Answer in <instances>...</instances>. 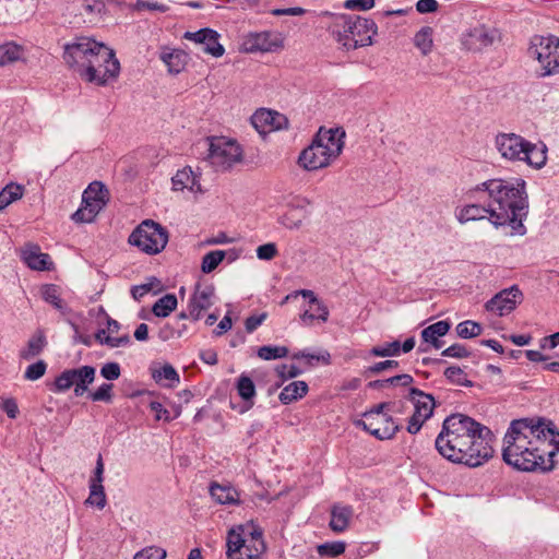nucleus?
<instances>
[{"label":"nucleus","instance_id":"603ef678","mask_svg":"<svg viewBox=\"0 0 559 559\" xmlns=\"http://www.w3.org/2000/svg\"><path fill=\"white\" fill-rule=\"evenodd\" d=\"M111 390L112 384L103 383L95 392H93L90 396L95 402H110L111 401Z\"/></svg>","mask_w":559,"mask_h":559},{"label":"nucleus","instance_id":"a18cd8bd","mask_svg":"<svg viewBox=\"0 0 559 559\" xmlns=\"http://www.w3.org/2000/svg\"><path fill=\"white\" fill-rule=\"evenodd\" d=\"M345 548L344 542H330L319 545L317 550L320 556L337 557L345 551Z\"/></svg>","mask_w":559,"mask_h":559},{"label":"nucleus","instance_id":"7c9ffc66","mask_svg":"<svg viewBox=\"0 0 559 559\" xmlns=\"http://www.w3.org/2000/svg\"><path fill=\"white\" fill-rule=\"evenodd\" d=\"M272 110L259 109L251 117L253 128L262 135L272 132Z\"/></svg>","mask_w":559,"mask_h":559},{"label":"nucleus","instance_id":"13d9d810","mask_svg":"<svg viewBox=\"0 0 559 559\" xmlns=\"http://www.w3.org/2000/svg\"><path fill=\"white\" fill-rule=\"evenodd\" d=\"M150 408L152 412L155 413V418L156 420H160V419H164L165 421H170L173 419V417L170 416V413L169 411H167L162 403L159 402H151L150 403Z\"/></svg>","mask_w":559,"mask_h":559},{"label":"nucleus","instance_id":"f257e3e1","mask_svg":"<svg viewBox=\"0 0 559 559\" xmlns=\"http://www.w3.org/2000/svg\"><path fill=\"white\" fill-rule=\"evenodd\" d=\"M559 452V432L551 421L515 419L503 438V461L519 471H551Z\"/></svg>","mask_w":559,"mask_h":559},{"label":"nucleus","instance_id":"20e7f679","mask_svg":"<svg viewBox=\"0 0 559 559\" xmlns=\"http://www.w3.org/2000/svg\"><path fill=\"white\" fill-rule=\"evenodd\" d=\"M63 59L83 80L96 85H106L120 73L115 51L90 37H79L67 44Z\"/></svg>","mask_w":559,"mask_h":559},{"label":"nucleus","instance_id":"052dcab7","mask_svg":"<svg viewBox=\"0 0 559 559\" xmlns=\"http://www.w3.org/2000/svg\"><path fill=\"white\" fill-rule=\"evenodd\" d=\"M438 7L436 0H418L416 3V10L421 14L436 12Z\"/></svg>","mask_w":559,"mask_h":559},{"label":"nucleus","instance_id":"49530a36","mask_svg":"<svg viewBox=\"0 0 559 559\" xmlns=\"http://www.w3.org/2000/svg\"><path fill=\"white\" fill-rule=\"evenodd\" d=\"M400 352L401 344L399 341H394L382 346L372 347L370 354L377 357H392L397 356Z\"/></svg>","mask_w":559,"mask_h":559},{"label":"nucleus","instance_id":"e433bc0d","mask_svg":"<svg viewBox=\"0 0 559 559\" xmlns=\"http://www.w3.org/2000/svg\"><path fill=\"white\" fill-rule=\"evenodd\" d=\"M85 503L95 506L99 510L106 507L107 500L103 484H90V495Z\"/></svg>","mask_w":559,"mask_h":559},{"label":"nucleus","instance_id":"58836bf2","mask_svg":"<svg viewBox=\"0 0 559 559\" xmlns=\"http://www.w3.org/2000/svg\"><path fill=\"white\" fill-rule=\"evenodd\" d=\"M46 345L45 336L41 332H37L29 341L27 349L23 352L22 356L25 359L35 357L41 353Z\"/></svg>","mask_w":559,"mask_h":559},{"label":"nucleus","instance_id":"f03ea898","mask_svg":"<svg viewBox=\"0 0 559 559\" xmlns=\"http://www.w3.org/2000/svg\"><path fill=\"white\" fill-rule=\"evenodd\" d=\"M491 430L472 417L452 414L442 424L436 438L438 452L447 460L478 467L493 455Z\"/></svg>","mask_w":559,"mask_h":559},{"label":"nucleus","instance_id":"8fccbe9b","mask_svg":"<svg viewBox=\"0 0 559 559\" xmlns=\"http://www.w3.org/2000/svg\"><path fill=\"white\" fill-rule=\"evenodd\" d=\"M166 550L159 547H146L134 555L133 559H165Z\"/></svg>","mask_w":559,"mask_h":559},{"label":"nucleus","instance_id":"5fc2aeb1","mask_svg":"<svg viewBox=\"0 0 559 559\" xmlns=\"http://www.w3.org/2000/svg\"><path fill=\"white\" fill-rule=\"evenodd\" d=\"M442 356L453 358H465L469 356V352L462 344H453L442 352Z\"/></svg>","mask_w":559,"mask_h":559},{"label":"nucleus","instance_id":"c9c22d12","mask_svg":"<svg viewBox=\"0 0 559 559\" xmlns=\"http://www.w3.org/2000/svg\"><path fill=\"white\" fill-rule=\"evenodd\" d=\"M227 252L224 250H214L207 252L202 258L201 271L205 274L213 272L219 263L226 258Z\"/></svg>","mask_w":559,"mask_h":559},{"label":"nucleus","instance_id":"aec40b11","mask_svg":"<svg viewBox=\"0 0 559 559\" xmlns=\"http://www.w3.org/2000/svg\"><path fill=\"white\" fill-rule=\"evenodd\" d=\"M183 38L200 45L205 53L215 58L222 57L225 52L224 47L218 43L219 34L212 28L206 27L197 32H186Z\"/></svg>","mask_w":559,"mask_h":559},{"label":"nucleus","instance_id":"a211bd4d","mask_svg":"<svg viewBox=\"0 0 559 559\" xmlns=\"http://www.w3.org/2000/svg\"><path fill=\"white\" fill-rule=\"evenodd\" d=\"M523 295L516 285L502 289L489 299L485 308L500 317L509 314L513 311L518 304L522 301Z\"/></svg>","mask_w":559,"mask_h":559},{"label":"nucleus","instance_id":"f8f14e48","mask_svg":"<svg viewBox=\"0 0 559 559\" xmlns=\"http://www.w3.org/2000/svg\"><path fill=\"white\" fill-rule=\"evenodd\" d=\"M109 199L106 187L94 181L85 189L82 195V206L72 215V219L76 223H91L96 215L103 210Z\"/></svg>","mask_w":559,"mask_h":559},{"label":"nucleus","instance_id":"ea45409f","mask_svg":"<svg viewBox=\"0 0 559 559\" xmlns=\"http://www.w3.org/2000/svg\"><path fill=\"white\" fill-rule=\"evenodd\" d=\"M444 377L453 384L462 386H472L473 383L467 379L463 369L456 366L449 367L444 370Z\"/></svg>","mask_w":559,"mask_h":559},{"label":"nucleus","instance_id":"de8ad7c7","mask_svg":"<svg viewBox=\"0 0 559 559\" xmlns=\"http://www.w3.org/2000/svg\"><path fill=\"white\" fill-rule=\"evenodd\" d=\"M257 258L262 261H271L278 254L277 246L274 242L261 245L255 250Z\"/></svg>","mask_w":559,"mask_h":559},{"label":"nucleus","instance_id":"412c9836","mask_svg":"<svg viewBox=\"0 0 559 559\" xmlns=\"http://www.w3.org/2000/svg\"><path fill=\"white\" fill-rule=\"evenodd\" d=\"M476 202L457 206L454 217L461 225L488 219L491 223V207L488 200L474 199Z\"/></svg>","mask_w":559,"mask_h":559},{"label":"nucleus","instance_id":"680f3d73","mask_svg":"<svg viewBox=\"0 0 559 559\" xmlns=\"http://www.w3.org/2000/svg\"><path fill=\"white\" fill-rule=\"evenodd\" d=\"M389 385L408 386L414 382V378L411 374L403 373L394 376L388 379Z\"/></svg>","mask_w":559,"mask_h":559},{"label":"nucleus","instance_id":"c85d7f7f","mask_svg":"<svg viewBox=\"0 0 559 559\" xmlns=\"http://www.w3.org/2000/svg\"><path fill=\"white\" fill-rule=\"evenodd\" d=\"M308 392V384L305 381H293L283 388L278 395L280 401L288 405L301 397Z\"/></svg>","mask_w":559,"mask_h":559},{"label":"nucleus","instance_id":"6ab92c4d","mask_svg":"<svg viewBox=\"0 0 559 559\" xmlns=\"http://www.w3.org/2000/svg\"><path fill=\"white\" fill-rule=\"evenodd\" d=\"M215 288L211 284L195 285V288L189 299L188 316L192 321H199L203 311L210 309L214 302Z\"/></svg>","mask_w":559,"mask_h":559},{"label":"nucleus","instance_id":"4be33fe9","mask_svg":"<svg viewBox=\"0 0 559 559\" xmlns=\"http://www.w3.org/2000/svg\"><path fill=\"white\" fill-rule=\"evenodd\" d=\"M209 491L212 499L219 504L238 506L241 502L240 492L229 484L213 481Z\"/></svg>","mask_w":559,"mask_h":559},{"label":"nucleus","instance_id":"6e6552de","mask_svg":"<svg viewBox=\"0 0 559 559\" xmlns=\"http://www.w3.org/2000/svg\"><path fill=\"white\" fill-rule=\"evenodd\" d=\"M228 559H258L265 551L262 531L253 524L239 525L228 532Z\"/></svg>","mask_w":559,"mask_h":559},{"label":"nucleus","instance_id":"3c124183","mask_svg":"<svg viewBox=\"0 0 559 559\" xmlns=\"http://www.w3.org/2000/svg\"><path fill=\"white\" fill-rule=\"evenodd\" d=\"M43 297L47 302L51 304L57 309L62 308L61 299L59 297L58 289L56 286H53V285L45 286L43 288Z\"/></svg>","mask_w":559,"mask_h":559},{"label":"nucleus","instance_id":"0e129e2a","mask_svg":"<svg viewBox=\"0 0 559 559\" xmlns=\"http://www.w3.org/2000/svg\"><path fill=\"white\" fill-rule=\"evenodd\" d=\"M2 409L7 413V415L14 419L19 415V406L13 399H7L2 402Z\"/></svg>","mask_w":559,"mask_h":559},{"label":"nucleus","instance_id":"ddd939ff","mask_svg":"<svg viewBox=\"0 0 559 559\" xmlns=\"http://www.w3.org/2000/svg\"><path fill=\"white\" fill-rule=\"evenodd\" d=\"M407 399L414 406V413L408 419L406 430L411 435H416L420 431L423 425L432 416L436 401L431 394L425 393L416 388L409 390Z\"/></svg>","mask_w":559,"mask_h":559},{"label":"nucleus","instance_id":"338daca9","mask_svg":"<svg viewBox=\"0 0 559 559\" xmlns=\"http://www.w3.org/2000/svg\"><path fill=\"white\" fill-rule=\"evenodd\" d=\"M233 322L229 314H226L217 324L216 329L214 330V334L216 336H221L224 333H226L228 330L231 329Z\"/></svg>","mask_w":559,"mask_h":559},{"label":"nucleus","instance_id":"2eb2a0df","mask_svg":"<svg viewBox=\"0 0 559 559\" xmlns=\"http://www.w3.org/2000/svg\"><path fill=\"white\" fill-rule=\"evenodd\" d=\"M284 47L281 33L263 31L249 33L245 36L242 48L246 52H273Z\"/></svg>","mask_w":559,"mask_h":559},{"label":"nucleus","instance_id":"cd10ccee","mask_svg":"<svg viewBox=\"0 0 559 559\" xmlns=\"http://www.w3.org/2000/svg\"><path fill=\"white\" fill-rule=\"evenodd\" d=\"M450 330V323L447 321H438L421 331V337L426 343H430L435 348L439 349L442 343L438 340L445 335Z\"/></svg>","mask_w":559,"mask_h":559},{"label":"nucleus","instance_id":"e2e57ef3","mask_svg":"<svg viewBox=\"0 0 559 559\" xmlns=\"http://www.w3.org/2000/svg\"><path fill=\"white\" fill-rule=\"evenodd\" d=\"M277 373L284 379L295 378L300 373V370L296 366L282 365L276 369Z\"/></svg>","mask_w":559,"mask_h":559},{"label":"nucleus","instance_id":"72a5a7b5","mask_svg":"<svg viewBox=\"0 0 559 559\" xmlns=\"http://www.w3.org/2000/svg\"><path fill=\"white\" fill-rule=\"evenodd\" d=\"M433 31L429 26L421 27L414 36V45L420 50L424 56L431 52L433 40Z\"/></svg>","mask_w":559,"mask_h":559},{"label":"nucleus","instance_id":"2f4dec72","mask_svg":"<svg viewBox=\"0 0 559 559\" xmlns=\"http://www.w3.org/2000/svg\"><path fill=\"white\" fill-rule=\"evenodd\" d=\"M23 48L14 43H7L0 46V67L14 63L22 58Z\"/></svg>","mask_w":559,"mask_h":559},{"label":"nucleus","instance_id":"bb28decb","mask_svg":"<svg viewBox=\"0 0 559 559\" xmlns=\"http://www.w3.org/2000/svg\"><path fill=\"white\" fill-rule=\"evenodd\" d=\"M353 515L350 507L334 506L331 511L330 527L333 532H344L349 524V520Z\"/></svg>","mask_w":559,"mask_h":559},{"label":"nucleus","instance_id":"39448f33","mask_svg":"<svg viewBox=\"0 0 559 559\" xmlns=\"http://www.w3.org/2000/svg\"><path fill=\"white\" fill-rule=\"evenodd\" d=\"M344 138L345 131L340 128H320L311 144L300 153L299 166L306 170L328 167L342 153Z\"/></svg>","mask_w":559,"mask_h":559},{"label":"nucleus","instance_id":"79ce46f5","mask_svg":"<svg viewBox=\"0 0 559 559\" xmlns=\"http://www.w3.org/2000/svg\"><path fill=\"white\" fill-rule=\"evenodd\" d=\"M237 391L242 400H251L255 395V386L251 378L241 374L237 381Z\"/></svg>","mask_w":559,"mask_h":559},{"label":"nucleus","instance_id":"4d7b16f0","mask_svg":"<svg viewBox=\"0 0 559 559\" xmlns=\"http://www.w3.org/2000/svg\"><path fill=\"white\" fill-rule=\"evenodd\" d=\"M399 366V362L396 360H384L380 362H376L374 365L368 367L365 371L366 374L372 376L380 373L381 371L389 369V368H396Z\"/></svg>","mask_w":559,"mask_h":559},{"label":"nucleus","instance_id":"37998d69","mask_svg":"<svg viewBox=\"0 0 559 559\" xmlns=\"http://www.w3.org/2000/svg\"><path fill=\"white\" fill-rule=\"evenodd\" d=\"M456 333L462 338H472L481 333V325L475 321H464L456 325Z\"/></svg>","mask_w":559,"mask_h":559},{"label":"nucleus","instance_id":"09e8293b","mask_svg":"<svg viewBox=\"0 0 559 559\" xmlns=\"http://www.w3.org/2000/svg\"><path fill=\"white\" fill-rule=\"evenodd\" d=\"M47 369V365L45 361L39 360L35 364L29 365L24 373V378L29 381H35L40 379Z\"/></svg>","mask_w":559,"mask_h":559},{"label":"nucleus","instance_id":"9b49d317","mask_svg":"<svg viewBox=\"0 0 559 559\" xmlns=\"http://www.w3.org/2000/svg\"><path fill=\"white\" fill-rule=\"evenodd\" d=\"M241 157L242 151L236 141L224 136L209 140L207 160L217 171L229 169L240 162Z\"/></svg>","mask_w":559,"mask_h":559},{"label":"nucleus","instance_id":"393cba45","mask_svg":"<svg viewBox=\"0 0 559 559\" xmlns=\"http://www.w3.org/2000/svg\"><path fill=\"white\" fill-rule=\"evenodd\" d=\"M160 59L167 66L170 73L178 74L185 69L188 56L179 49H164L160 53Z\"/></svg>","mask_w":559,"mask_h":559},{"label":"nucleus","instance_id":"1a4fd4ad","mask_svg":"<svg viewBox=\"0 0 559 559\" xmlns=\"http://www.w3.org/2000/svg\"><path fill=\"white\" fill-rule=\"evenodd\" d=\"M528 55L539 64L537 75L547 78L559 73V37L534 36L531 40Z\"/></svg>","mask_w":559,"mask_h":559},{"label":"nucleus","instance_id":"dca6fc26","mask_svg":"<svg viewBox=\"0 0 559 559\" xmlns=\"http://www.w3.org/2000/svg\"><path fill=\"white\" fill-rule=\"evenodd\" d=\"M499 38L495 27L477 24L469 27L462 36V45L469 51L479 52L490 47Z\"/></svg>","mask_w":559,"mask_h":559},{"label":"nucleus","instance_id":"774afa93","mask_svg":"<svg viewBox=\"0 0 559 559\" xmlns=\"http://www.w3.org/2000/svg\"><path fill=\"white\" fill-rule=\"evenodd\" d=\"M559 345V332H556L549 336H546L542 340V348H548V349H554L555 347H557Z\"/></svg>","mask_w":559,"mask_h":559},{"label":"nucleus","instance_id":"7ed1b4c3","mask_svg":"<svg viewBox=\"0 0 559 559\" xmlns=\"http://www.w3.org/2000/svg\"><path fill=\"white\" fill-rule=\"evenodd\" d=\"M526 183L523 179H489L469 191L472 199L488 200L491 207V224L510 226L511 235L523 236V221L528 214Z\"/></svg>","mask_w":559,"mask_h":559},{"label":"nucleus","instance_id":"f704fd0d","mask_svg":"<svg viewBox=\"0 0 559 559\" xmlns=\"http://www.w3.org/2000/svg\"><path fill=\"white\" fill-rule=\"evenodd\" d=\"M23 197V187L16 183L7 185L0 191V211Z\"/></svg>","mask_w":559,"mask_h":559},{"label":"nucleus","instance_id":"864d4df0","mask_svg":"<svg viewBox=\"0 0 559 559\" xmlns=\"http://www.w3.org/2000/svg\"><path fill=\"white\" fill-rule=\"evenodd\" d=\"M343 7L350 11H368L374 7V0H346Z\"/></svg>","mask_w":559,"mask_h":559},{"label":"nucleus","instance_id":"423d86ee","mask_svg":"<svg viewBox=\"0 0 559 559\" xmlns=\"http://www.w3.org/2000/svg\"><path fill=\"white\" fill-rule=\"evenodd\" d=\"M495 145L500 156L510 162H525L540 169L547 162V146L543 143H532L516 133H499Z\"/></svg>","mask_w":559,"mask_h":559},{"label":"nucleus","instance_id":"bf43d9fd","mask_svg":"<svg viewBox=\"0 0 559 559\" xmlns=\"http://www.w3.org/2000/svg\"><path fill=\"white\" fill-rule=\"evenodd\" d=\"M265 319H266V313L248 317L245 322L247 332L252 333L264 322Z\"/></svg>","mask_w":559,"mask_h":559},{"label":"nucleus","instance_id":"4468645a","mask_svg":"<svg viewBox=\"0 0 559 559\" xmlns=\"http://www.w3.org/2000/svg\"><path fill=\"white\" fill-rule=\"evenodd\" d=\"M356 426L361 427L379 440L392 439L400 430V426L391 416L378 412H366L362 419L356 421Z\"/></svg>","mask_w":559,"mask_h":559},{"label":"nucleus","instance_id":"c756f323","mask_svg":"<svg viewBox=\"0 0 559 559\" xmlns=\"http://www.w3.org/2000/svg\"><path fill=\"white\" fill-rule=\"evenodd\" d=\"M152 377L157 383H163V385L167 388H175L180 381L178 372L169 364H165L163 367L153 370Z\"/></svg>","mask_w":559,"mask_h":559},{"label":"nucleus","instance_id":"5701e85b","mask_svg":"<svg viewBox=\"0 0 559 559\" xmlns=\"http://www.w3.org/2000/svg\"><path fill=\"white\" fill-rule=\"evenodd\" d=\"M171 182L175 191L188 189L193 193L202 192L199 178L189 166L178 170L171 178Z\"/></svg>","mask_w":559,"mask_h":559},{"label":"nucleus","instance_id":"0eeeda50","mask_svg":"<svg viewBox=\"0 0 559 559\" xmlns=\"http://www.w3.org/2000/svg\"><path fill=\"white\" fill-rule=\"evenodd\" d=\"M378 26L371 19L358 15L341 14L333 24L332 35L346 50L370 46Z\"/></svg>","mask_w":559,"mask_h":559},{"label":"nucleus","instance_id":"b1692460","mask_svg":"<svg viewBox=\"0 0 559 559\" xmlns=\"http://www.w3.org/2000/svg\"><path fill=\"white\" fill-rule=\"evenodd\" d=\"M22 259L33 270H48L50 258L47 253H43L39 247L35 245H26L22 249Z\"/></svg>","mask_w":559,"mask_h":559},{"label":"nucleus","instance_id":"a878e982","mask_svg":"<svg viewBox=\"0 0 559 559\" xmlns=\"http://www.w3.org/2000/svg\"><path fill=\"white\" fill-rule=\"evenodd\" d=\"M74 394L76 396H81L87 391L88 385L93 383L96 370L92 366H82L80 368H74Z\"/></svg>","mask_w":559,"mask_h":559},{"label":"nucleus","instance_id":"69168bd1","mask_svg":"<svg viewBox=\"0 0 559 559\" xmlns=\"http://www.w3.org/2000/svg\"><path fill=\"white\" fill-rule=\"evenodd\" d=\"M104 342L107 346L115 348L120 346H126L130 342L129 335H123L120 337L106 336Z\"/></svg>","mask_w":559,"mask_h":559},{"label":"nucleus","instance_id":"a19ab883","mask_svg":"<svg viewBox=\"0 0 559 559\" xmlns=\"http://www.w3.org/2000/svg\"><path fill=\"white\" fill-rule=\"evenodd\" d=\"M288 355V348L285 346H261L258 349V356L263 360H273L284 358Z\"/></svg>","mask_w":559,"mask_h":559},{"label":"nucleus","instance_id":"c03bdc74","mask_svg":"<svg viewBox=\"0 0 559 559\" xmlns=\"http://www.w3.org/2000/svg\"><path fill=\"white\" fill-rule=\"evenodd\" d=\"M75 371L74 369H67L62 371L55 380V391L66 392L74 384Z\"/></svg>","mask_w":559,"mask_h":559},{"label":"nucleus","instance_id":"4c0bfd02","mask_svg":"<svg viewBox=\"0 0 559 559\" xmlns=\"http://www.w3.org/2000/svg\"><path fill=\"white\" fill-rule=\"evenodd\" d=\"M305 215L300 210L287 211L280 219V223L288 229H298L302 226Z\"/></svg>","mask_w":559,"mask_h":559},{"label":"nucleus","instance_id":"473e14b6","mask_svg":"<svg viewBox=\"0 0 559 559\" xmlns=\"http://www.w3.org/2000/svg\"><path fill=\"white\" fill-rule=\"evenodd\" d=\"M177 304V297L174 294H167L154 304L152 311L156 317L166 318L176 309Z\"/></svg>","mask_w":559,"mask_h":559},{"label":"nucleus","instance_id":"f3484780","mask_svg":"<svg viewBox=\"0 0 559 559\" xmlns=\"http://www.w3.org/2000/svg\"><path fill=\"white\" fill-rule=\"evenodd\" d=\"M302 296L308 299L309 308L305 309L300 313V321L304 325L310 326L312 325L314 320L320 322H326L329 319V309L328 307L318 299L316 294L310 289H300L296 290L293 295L286 296L285 300L290 299L292 297Z\"/></svg>","mask_w":559,"mask_h":559},{"label":"nucleus","instance_id":"6e6d98bb","mask_svg":"<svg viewBox=\"0 0 559 559\" xmlns=\"http://www.w3.org/2000/svg\"><path fill=\"white\" fill-rule=\"evenodd\" d=\"M100 374L107 380H116L120 377V366L117 362H107L100 369Z\"/></svg>","mask_w":559,"mask_h":559},{"label":"nucleus","instance_id":"9d476101","mask_svg":"<svg viewBox=\"0 0 559 559\" xmlns=\"http://www.w3.org/2000/svg\"><path fill=\"white\" fill-rule=\"evenodd\" d=\"M168 238L165 227L152 219H145L131 233L128 241L142 252L153 255L165 249Z\"/></svg>","mask_w":559,"mask_h":559}]
</instances>
